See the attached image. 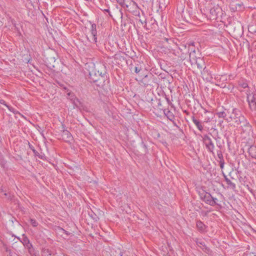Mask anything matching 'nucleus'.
<instances>
[{"instance_id":"obj_1","label":"nucleus","mask_w":256,"mask_h":256,"mask_svg":"<svg viewBox=\"0 0 256 256\" xmlns=\"http://www.w3.org/2000/svg\"><path fill=\"white\" fill-rule=\"evenodd\" d=\"M202 12L210 20H218L221 21L224 12L218 5L210 2L205 8L201 10Z\"/></svg>"},{"instance_id":"obj_2","label":"nucleus","mask_w":256,"mask_h":256,"mask_svg":"<svg viewBox=\"0 0 256 256\" xmlns=\"http://www.w3.org/2000/svg\"><path fill=\"white\" fill-rule=\"evenodd\" d=\"M98 74L99 76L98 79L94 78L93 77L92 73H90V79L91 82L96 83V84L98 86H102L105 82L106 80L108 78V72L106 66L105 64H101L98 70Z\"/></svg>"},{"instance_id":"obj_3","label":"nucleus","mask_w":256,"mask_h":256,"mask_svg":"<svg viewBox=\"0 0 256 256\" xmlns=\"http://www.w3.org/2000/svg\"><path fill=\"white\" fill-rule=\"evenodd\" d=\"M226 121L228 122H234L236 125L238 126L246 121V118L240 109L234 108Z\"/></svg>"},{"instance_id":"obj_4","label":"nucleus","mask_w":256,"mask_h":256,"mask_svg":"<svg viewBox=\"0 0 256 256\" xmlns=\"http://www.w3.org/2000/svg\"><path fill=\"white\" fill-rule=\"evenodd\" d=\"M118 4L134 15L140 16V8L133 0H122V2Z\"/></svg>"},{"instance_id":"obj_5","label":"nucleus","mask_w":256,"mask_h":256,"mask_svg":"<svg viewBox=\"0 0 256 256\" xmlns=\"http://www.w3.org/2000/svg\"><path fill=\"white\" fill-rule=\"evenodd\" d=\"M202 138L204 144V145L207 151L212 154L213 156H214L215 153L214 152V150L215 146L210 137L207 134H206L202 136Z\"/></svg>"},{"instance_id":"obj_6","label":"nucleus","mask_w":256,"mask_h":256,"mask_svg":"<svg viewBox=\"0 0 256 256\" xmlns=\"http://www.w3.org/2000/svg\"><path fill=\"white\" fill-rule=\"evenodd\" d=\"M188 52L190 50L189 54V59L190 64L200 58V56H198V55H200L199 52L198 51L196 52V50L193 43H192V44H188Z\"/></svg>"},{"instance_id":"obj_7","label":"nucleus","mask_w":256,"mask_h":256,"mask_svg":"<svg viewBox=\"0 0 256 256\" xmlns=\"http://www.w3.org/2000/svg\"><path fill=\"white\" fill-rule=\"evenodd\" d=\"M71 97L70 100L72 101L74 108H78L80 111L83 110L86 112L89 111L88 107L82 102H80L78 98H74V96H72Z\"/></svg>"},{"instance_id":"obj_8","label":"nucleus","mask_w":256,"mask_h":256,"mask_svg":"<svg viewBox=\"0 0 256 256\" xmlns=\"http://www.w3.org/2000/svg\"><path fill=\"white\" fill-rule=\"evenodd\" d=\"M230 113L229 109H227L224 106L222 107L220 110H217L216 114L218 118H222L226 121V119L228 118L227 114Z\"/></svg>"},{"instance_id":"obj_9","label":"nucleus","mask_w":256,"mask_h":256,"mask_svg":"<svg viewBox=\"0 0 256 256\" xmlns=\"http://www.w3.org/2000/svg\"><path fill=\"white\" fill-rule=\"evenodd\" d=\"M64 128L62 132V136L63 140L66 142H70L73 140V138L70 132L64 129V126L62 125Z\"/></svg>"},{"instance_id":"obj_10","label":"nucleus","mask_w":256,"mask_h":256,"mask_svg":"<svg viewBox=\"0 0 256 256\" xmlns=\"http://www.w3.org/2000/svg\"><path fill=\"white\" fill-rule=\"evenodd\" d=\"M196 245L200 247L204 252L206 254H210L211 252L210 248L208 247L204 242L202 240H198V238L194 240Z\"/></svg>"},{"instance_id":"obj_11","label":"nucleus","mask_w":256,"mask_h":256,"mask_svg":"<svg viewBox=\"0 0 256 256\" xmlns=\"http://www.w3.org/2000/svg\"><path fill=\"white\" fill-rule=\"evenodd\" d=\"M202 116L204 118L203 122L208 123L210 122L214 118V114L212 112L204 110Z\"/></svg>"},{"instance_id":"obj_12","label":"nucleus","mask_w":256,"mask_h":256,"mask_svg":"<svg viewBox=\"0 0 256 256\" xmlns=\"http://www.w3.org/2000/svg\"><path fill=\"white\" fill-rule=\"evenodd\" d=\"M200 73L202 78L208 82L210 81L212 78L210 72L206 68V67H205L204 69L200 70Z\"/></svg>"},{"instance_id":"obj_13","label":"nucleus","mask_w":256,"mask_h":256,"mask_svg":"<svg viewBox=\"0 0 256 256\" xmlns=\"http://www.w3.org/2000/svg\"><path fill=\"white\" fill-rule=\"evenodd\" d=\"M192 66L196 64L198 68L200 71L202 69H204L205 67H206L205 62L203 58H198L196 60H195L194 62L191 64Z\"/></svg>"},{"instance_id":"obj_14","label":"nucleus","mask_w":256,"mask_h":256,"mask_svg":"<svg viewBox=\"0 0 256 256\" xmlns=\"http://www.w3.org/2000/svg\"><path fill=\"white\" fill-rule=\"evenodd\" d=\"M90 33L92 36V42L96 44L97 42V30L96 24H92Z\"/></svg>"},{"instance_id":"obj_15","label":"nucleus","mask_w":256,"mask_h":256,"mask_svg":"<svg viewBox=\"0 0 256 256\" xmlns=\"http://www.w3.org/2000/svg\"><path fill=\"white\" fill-rule=\"evenodd\" d=\"M153 76L151 74L150 75H146L142 78L140 80V84L144 86H148L151 85L150 80L153 78Z\"/></svg>"},{"instance_id":"obj_16","label":"nucleus","mask_w":256,"mask_h":256,"mask_svg":"<svg viewBox=\"0 0 256 256\" xmlns=\"http://www.w3.org/2000/svg\"><path fill=\"white\" fill-rule=\"evenodd\" d=\"M192 122L196 126L198 129L200 131L202 132L204 130V126L202 124V122L196 119L194 116H192Z\"/></svg>"},{"instance_id":"obj_17","label":"nucleus","mask_w":256,"mask_h":256,"mask_svg":"<svg viewBox=\"0 0 256 256\" xmlns=\"http://www.w3.org/2000/svg\"><path fill=\"white\" fill-rule=\"evenodd\" d=\"M164 113L166 118L170 121L174 122V116L173 113L168 109L164 108L163 110Z\"/></svg>"},{"instance_id":"obj_18","label":"nucleus","mask_w":256,"mask_h":256,"mask_svg":"<svg viewBox=\"0 0 256 256\" xmlns=\"http://www.w3.org/2000/svg\"><path fill=\"white\" fill-rule=\"evenodd\" d=\"M196 226L200 232H204L206 230V226L200 220H198L196 222Z\"/></svg>"},{"instance_id":"obj_19","label":"nucleus","mask_w":256,"mask_h":256,"mask_svg":"<svg viewBox=\"0 0 256 256\" xmlns=\"http://www.w3.org/2000/svg\"><path fill=\"white\" fill-rule=\"evenodd\" d=\"M42 256H57L56 254H54L48 248H43L42 251Z\"/></svg>"},{"instance_id":"obj_20","label":"nucleus","mask_w":256,"mask_h":256,"mask_svg":"<svg viewBox=\"0 0 256 256\" xmlns=\"http://www.w3.org/2000/svg\"><path fill=\"white\" fill-rule=\"evenodd\" d=\"M250 156L256 159V146H251L248 150Z\"/></svg>"},{"instance_id":"obj_21","label":"nucleus","mask_w":256,"mask_h":256,"mask_svg":"<svg viewBox=\"0 0 256 256\" xmlns=\"http://www.w3.org/2000/svg\"><path fill=\"white\" fill-rule=\"evenodd\" d=\"M238 82V86L242 88H248V81L244 78L240 79Z\"/></svg>"},{"instance_id":"obj_22","label":"nucleus","mask_w":256,"mask_h":256,"mask_svg":"<svg viewBox=\"0 0 256 256\" xmlns=\"http://www.w3.org/2000/svg\"><path fill=\"white\" fill-rule=\"evenodd\" d=\"M150 28H148V29L152 30L155 31L158 29V24L155 20L151 18L150 21Z\"/></svg>"},{"instance_id":"obj_23","label":"nucleus","mask_w":256,"mask_h":256,"mask_svg":"<svg viewBox=\"0 0 256 256\" xmlns=\"http://www.w3.org/2000/svg\"><path fill=\"white\" fill-rule=\"evenodd\" d=\"M246 100L248 103L256 102V94H246Z\"/></svg>"},{"instance_id":"obj_24","label":"nucleus","mask_w":256,"mask_h":256,"mask_svg":"<svg viewBox=\"0 0 256 256\" xmlns=\"http://www.w3.org/2000/svg\"><path fill=\"white\" fill-rule=\"evenodd\" d=\"M248 104L250 110L252 112L254 116L256 118V102Z\"/></svg>"},{"instance_id":"obj_25","label":"nucleus","mask_w":256,"mask_h":256,"mask_svg":"<svg viewBox=\"0 0 256 256\" xmlns=\"http://www.w3.org/2000/svg\"><path fill=\"white\" fill-rule=\"evenodd\" d=\"M248 104L250 110L252 112L254 116L256 118V102Z\"/></svg>"},{"instance_id":"obj_26","label":"nucleus","mask_w":256,"mask_h":256,"mask_svg":"<svg viewBox=\"0 0 256 256\" xmlns=\"http://www.w3.org/2000/svg\"><path fill=\"white\" fill-rule=\"evenodd\" d=\"M216 154L218 156V160H216L218 162H222V161H224L222 152L220 150H218L216 151Z\"/></svg>"},{"instance_id":"obj_27","label":"nucleus","mask_w":256,"mask_h":256,"mask_svg":"<svg viewBox=\"0 0 256 256\" xmlns=\"http://www.w3.org/2000/svg\"><path fill=\"white\" fill-rule=\"evenodd\" d=\"M26 248H27L28 253H32V252H34L36 250L33 247L32 244L30 242L29 243L27 244L25 246H24Z\"/></svg>"},{"instance_id":"obj_28","label":"nucleus","mask_w":256,"mask_h":256,"mask_svg":"<svg viewBox=\"0 0 256 256\" xmlns=\"http://www.w3.org/2000/svg\"><path fill=\"white\" fill-rule=\"evenodd\" d=\"M5 106H6V107L8 108V110L10 111L11 112H13L14 114H18L20 115H21L22 116H23L22 114H21L16 109H15L14 108H12V106H10L6 104H5Z\"/></svg>"},{"instance_id":"obj_29","label":"nucleus","mask_w":256,"mask_h":256,"mask_svg":"<svg viewBox=\"0 0 256 256\" xmlns=\"http://www.w3.org/2000/svg\"><path fill=\"white\" fill-rule=\"evenodd\" d=\"M208 192H206L205 190H202V192L200 191L198 192L199 196H200V198L202 201H204L206 195L208 194Z\"/></svg>"},{"instance_id":"obj_30","label":"nucleus","mask_w":256,"mask_h":256,"mask_svg":"<svg viewBox=\"0 0 256 256\" xmlns=\"http://www.w3.org/2000/svg\"><path fill=\"white\" fill-rule=\"evenodd\" d=\"M212 197L213 196L210 194L208 192L206 198H205L206 199L204 202L206 204L210 205L211 200L212 198Z\"/></svg>"},{"instance_id":"obj_31","label":"nucleus","mask_w":256,"mask_h":256,"mask_svg":"<svg viewBox=\"0 0 256 256\" xmlns=\"http://www.w3.org/2000/svg\"><path fill=\"white\" fill-rule=\"evenodd\" d=\"M20 242H22L24 246H25L27 244L30 242L28 238L24 234L22 235V238L20 240Z\"/></svg>"},{"instance_id":"obj_32","label":"nucleus","mask_w":256,"mask_h":256,"mask_svg":"<svg viewBox=\"0 0 256 256\" xmlns=\"http://www.w3.org/2000/svg\"><path fill=\"white\" fill-rule=\"evenodd\" d=\"M215 205L220 206L219 204H218V200L216 198L212 197V198L211 200L210 206H214Z\"/></svg>"},{"instance_id":"obj_33","label":"nucleus","mask_w":256,"mask_h":256,"mask_svg":"<svg viewBox=\"0 0 256 256\" xmlns=\"http://www.w3.org/2000/svg\"><path fill=\"white\" fill-rule=\"evenodd\" d=\"M226 184L228 186V188H230L232 190H234L236 188V184L232 182L230 180L228 182H227Z\"/></svg>"},{"instance_id":"obj_34","label":"nucleus","mask_w":256,"mask_h":256,"mask_svg":"<svg viewBox=\"0 0 256 256\" xmlns=\"http://www.w3.org/2000/svg\"><path fill=\"white\" fill-rule=\"evenodd\" d=\"M139 18H138L137 20L140 22L142 25L144 24H145L144 26V27L146 26V18H144V16H143L142 18H140V16H138Z\"/></svg>"},{"instance_id":"obj_35","label":"nucleus","mask_w":256,"mask_h":256,"mask_svg":"<svg viewBox=\"0 0 256 256\" xmlns=\"http://www.w3.org/2000/svg\"><path fill=\"white\" fill-rule=\"evenodd\" d=\"M30 222L33 227H36L38 226V222L34 218H30Z\"/></svg>"},{"instance_id":"obj_36","label":"nucleus","mask_w":256,"mask_h":256,"mask_svg":"<svg viewBox=\"0 0 256 256\" xmlns=\"http://www.w3.org/2000/svg\"><path fill=\"white\" fill-rule=\"evenodd\" d=\"M34 156H38L39 158L42 160H44L46 158V157L44 154L42 153L41 154H40L38 152L37 154H34Z\"/></svg>"},{"instance_id":"obj_37","label":"nucleus","mask_w":256,"mask_h":256,"mask_svg":"<svg viewBox=\"0 0 256 256\" xmlns=\"http://www.w3.org/2000/svg\"><path fill=\"white\" fill-rule=\"evenodd\" d=\"M220 138L219 137L215 138L214 139L216 141V146L220 149H221L222 148V144H220V142H219L218 139Z\"/></svg>"},{"instance_id":"obj_38","label":"nucleus","mask_w":256,"mask_h":256,"mask_svg":"<svg viewBox=\"0 0 256 256\" xmlns=\"http://www.w3.org/2000/svg\"><path fill=\"white\" fill-rule=\"evenodd\" d=\"M134 70L136 73L138 74L142 70L141 66L139 64H137L134 66Z\"/></svg>"},{"instance_id":"obj_39","label":"nucleus","mask_w":256,"mask_h":256,"mask_svg":"<svg viewBox=\"0 0 256 256\" xmlns=\"http://www.w3.org/2000/svg\"><path fill=\"white\" fill-rule=\"evenodd\" d=\"M14 196L10 192H8V196L7 198V200L9 201L12 202L14 198Z\"/></svg>"},{"instance_id":"obj_40","label":"nucleus","mask_w":256,"mask_h":256,"mask_svg":"<svg viewBox=\"0 0 256 256\" xmlns=\"http://www.w3.org/2000/svg\"><path fill=\"white\" fill-rule=\"evenodd\" d=\"M108 114L109 116L112 118V119H116V114H114L112 112L110 111V112L108 113Z\"/></svg>"},{"instance_id":"obj_41","label":"nucleus","mask_w":256,"mask_h":256,"mask_svg":"<svg viewBox=\"0 0 256 256\" xmlns=\"http://www.w3.org/2000/svg\"><path fill=\"white\" fill-rule=\"evenodd\" d=\"M28 146L30 149L32 150V151L33 152L34 154H37V151L34 149V146L30 144V142H28Z\"/></svg>"},{"instance_id":"obj_42","label":"nucleus","mask_w":256,"mask_h":256,"mask_svg":"<svg viewBox=\"0 0 256 256\" xmlns=\"http://www.w3.org/2000/svg\"><path fill=\"white\" fill-rule=\"evenodd\" d=\"M158 108L162 110L164 109L163 108V106L160 99L158 100Z\"/></svg>"},{"instance_id":"obj_43","label":"nucleus","mask_w":256,"mask_h":256,"mask_svg":"<svg viewBox=\"0 0 256 256\" xmlns=\"http://www.w3.org/2000/svg\"><path fill=\"white\" fill-rule=\"evenodd\" d=\"M242 124H244V126L248 128H251L252 126L249 123V122H248L246 118V121L244 122Z\"/></svg>"},{"instance_id":"obj_44","label":"nucleus","mask_w":256,"mask_h":256,"mask_svg":"<svg viewBox=\"0 0 256 256\" xmlns=\"http://www.w3.org/2000/svg\"><path fill=\"white\" fill-rule=\"evenodd\" d=\"M141 144H142V146L144 148V152L146 153L148 152V148L147 146H146V144L144 143V142H142Z\"/></svg>"},{"instance_id":"obj_45","label":"nucleus","mask_w":256,"mask_h":256,"mask_svg":"<svg viewBox=\"0 0 256 256\" xmlns=\"http://www.w3.org/2000/svg\"><path fill=\"white\" fill-rule=\"evenodd\" d=\"M29 254L30 255V256H39L38 252L36 250L32 252V253H30Z\"/></svg>"},{"instance_id":"obj_46","label":"nucleus","mask_w":256,"mask_h":256,"mask_svg":"<svg viewBox=\"0 0 256 256\" xmlns=\"http://www.w3.org/2000/svg\"><path fill=\"white\" fill-rule=\"evenodd\" d=\"M7 192V190L6 188H5L3 186H2L0 189V192L1 193L4 194V192Z\"/></svg>"},{"instance_id":"obj_47","label":"nucleus","mask_w":256,"mask_h":256,"mask_svg":"<svg viewBox=\"0 0 256 256\" xmlns=\"http://www.w3.org/2000/svg\"><path fill=\"white\" fill-rule=\"evenodd\" d=\"M219 162V164H220V168L222 170L224 168V164H225V162L224 161H222V162Z\"/></svg>"},{"instance_id":"obj_48","label":"nucleus","mask_w":256,"mask_h":256,"mask_svg":"<svg viewBox=\"0 0 256 256\" xmlns=\"http://www.w3.org/2000/svg\"><path fill=\"white\" fill-rule=\"evenodd\" d=\"M8 256H18L14 252H12L10 250H8Z\"/></svg>"},{"instance_id":"obj_49","label":"nucleus","mask_w":256,"mask_h":256,"mask_svg":"<svg viewBox=\"0 0 256 256\" xmlns=\"http://www.w3.org/2000/svg\"><path fill=\"white\" fill-rule=\"evenodd\" d=\"M164 98L168 102V104H169V105H171L172 104V102H170V99L168 98L167 97V96H166V94H164Z\"/></svg>"},{"instance_id":"obj_50","label":"nucleus","mask_w":256,"mask_h":256,"mask_svg":"<svg viewBox=\"0 0 256 256\" xmlns=\"http://www.w3.org/2000/svg\"><path fill=\"white\" fill-rule=\"evenodd\" d=\"M158 76L161 79H164L166 78L165 74L164 73L160 74Z\"/></svg>"},{"instance_id":"obj_51","label":"nucleus","mask_w":256,"mask_h":256,"mask_svg":"<svg viewBox=\"0 0 256 256\" xmlns=\"http://www.w3.org/2000/svg\"><path fill=\"white\" fill-rule=\"evenodd\" d=\"M222 175L224 177V180L226 182H228V181L230 180L229 178H228L227 176L222 172Z\"/></svg>"},{"instance_id":"obj_52","label":"nucleus","mask_w":256,"mask_h":256,"mask_svg":"<svg viewBox=\"0 0 256 256\" xmlns=\"http://www.w3.org/2000/svg\"><path fill=\"white\" fill-rule=\"evenodd\" d=\"M222 175L224 177V180L226 182H228V181L230 180L229 178H228L227 176L222 172Z\"/></svg>"},{"instance_id":"obj_53","label":"nucleus","mask_w":256,"mask_h":256,"mask_svg":"<svg viewBox=\"0 0 256 256\" xmlns=\"http://www.w3.org/2000/svg\"><path fill=\"white\" fill-rule=\"evenodd\" d=\"M121 58H122L124 59L123 57L122 56H117L116 55H115L114 56V59H116V60H118V59H120V60Z\"/></svg>"},{"instance_id":"obj_54","label":"nucleus","mask_w":256,"mask_h":256,"mask_svg":"<svg viewBox=\"0 0 256 256\" xmlns=\"http://www.w3.org/2000/svg\"><path fill=\"white\" fill-rule=\"evenodd\" d=\"M90 216H91V217H92L94 220H96V218H98V217L96 216V214H95L90 215Z\"/></svg>"},{"instance_id":"obj_55","label":"nucleus","mask_w":256,"mask_h":256,"mask_svg":"<svg viewBox=\"0 0 256 256\" xmlns=\"http://www.w3.org/2000/svg\"><path fill=\"white\" fill-rule=\"evenodd\" d=\"M246 256H256L254 253H248L246 254Z\"/></svg>"},{"instance_id":"obj_56","label":"nucleus","mask_w":256,"mask_h":256,"mask_svg":"<svg viewBox=\"0 0 256 256\" xmlns=\"http://www.w3.org/2000/svg\"><path fill=\"white\" fill-rule=\"evenodd\" d=\"M102 10L104 11V12H108L109 14L111 16V15L110 14V11L109 9H104Z\"/></svg>"},{"instance_id":"obj_57","label":"nucleus","mask_w":256,"mask_h":256,"mask_svg":"<svg viewBox=\"0 0 256 256\" xmlns=\"http://www.w3.org/2000/svg\"><path fill=\"white\" fill-rule=\"evenodd\" d=\"M118 254L120 256H123L124 252L120 250V252H119Z\"/></svg>"},{"instance_id":"obj_58","label":"nucleus","mask_w":256,"mask_h":256,"mask_svg":"<svg viewBox=\"0 0 256 256\" xmlns=\"http://www.w3.org/2000/svg\"><path fill=\"white\" fill-rule=\"evenodd\" d=\"M0 103L2 104H3L5 106V102L4 100H0Z\"/></svg>"},{"instance_id":"obj_59","label":"nucleus","mask_w":256,"mask_h":256,"mask_svg":"<svg viewBox=\"0 0 256 256\" xmlns=\"http://www.w3.org/2000/svg\"><path fill=\"white\" fill-rule=\"evenodd\" d=\"M4 196H6V198H8V192H4Z\"/></svg>"},{"instance_id":"obj_60","label":"nucleus","mask_w":256,"mask_h":256,"mask_svg":"<svg viewBox=\"0 0 256 256\" xmlns=\"http://www.w3.org/2000/svg\"><path fill=\"white\" fill-rule=\"evenodd\" d=\"M62 231H64V233H66L67 235L69 234L68 232H66V230H64L63 228H62Z\"/></svg>"},{"instance_id":"obj_61","label":"nucleus","mask_w":256,"mask_h":256,"mask_svg":"<svg viewBox=\"0 0 256 256\" xmlns=\"http://www.w3.org/2000/svg\"><path fill=\"white\" fill-rule=\"evenodd\" d=\"M116 1L118 3H119L120 2H122V0H116Z\"/></svg>"},{"instance_id":"obj_62","label":"nucleus","mask_w":256,"mask_h":256,"mask_svg":"<svg viewBox=\"0 0 256 256\" xmlns=\"http://www.w3.org/2000/svg\"><path fill=\"white\" fill-rule=\"evenodd\" d=\"M68 96H70V93H68Z\"/></svg>"}]
</instances>
